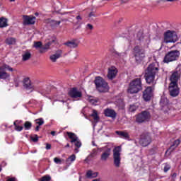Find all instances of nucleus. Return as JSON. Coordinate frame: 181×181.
Returning a JSON list of instances; mask_svg holds the SVG:
<instances>
[{"label": "nucleus", "instance_id": "obj_1", "mask_svg": "<svg viewBox=\"0 0 181 181\" xmlns=\"http://www.w3.org/2000/svg\"><path fill=\"white\" fill-rule=\"evenodd\" d=\"M158 73L159 64L157 62L150 64L145 70L144 78L146 83L150 86H154L155 87V86H156V80H155V77H156V74Z\"/></svg>", "mask_w": 181, "mask_h": 181}, {"label": "nucleus", "instance_id": "obj_2", "mask_svg": "<svg viewBox=\"0 0 181 181\" xmlns=\"http://www.w3.org/2000/svg\"><path fill=\"white\" fill-rule=\"evenodd\" d=\"M142 90V78H136L133 79L129 85L127 90L129 94H137Z\"/></svg>", "mask_w": 181, "mask_h": 181}, {"label": "nucleus", "instance_id": "obj_3", "mask_svg": "<svg viewBox=\"0 0 181 181\" xmlns=\"http://www.w3.org/2000/svg\"><path fill=\"white\" fill-rule=\"evenodd\" d=\"M132 55L136 63H141L145 59V49L139 45H136L132 50Z\"/></svg>", "mask_w": 181, "mask_h": 181}, {"label": "nucleus", "instance_id": "obj_4", "mask_svg": "<svg viewBox=\"0 0 181 181\" xmlns=\"http://www.w3.org/2000/svg\"><path fill=\"white\" fill-rule=\"evenodd\" d=\"M180 57V51L177 49L171 50L167 52L163 59V63H172V62H177Z\"/></svg>", "mask_w": 181, "mask_h": 181}, {"label": "nucleus", "instance_id": "obj_5", "mask_svg": "<svg viewBox=\"0 0 181 181\" xmlns=\"http://www.w3.org/2000/svg\"><path fill=\"white\" fill-rule=\"evenodd\" d=\"M96 89L99 93H107L108 91V83L100 76H97L95 79Z\"/></svg>", "mask_w": 181, "mask_h": 181}, {"label": "nucleus", "instance_id": "obj_6", "mask_svg": "<svg viewBox=\"0 0 181 181\" xmlns=\"http://www.w3.org/2000/svg\"><path fill=\"white\" fill-rule=\"evenodd\" d=\"M154 92H155L154 86H146L144 90L143 91L142 98L144 101H146V103L151 101V100L153 98Z\"/></svg>", "mask_w": 181, "mask_h": 181}, {"label": "nucleus", "instance_id": "obj_7", "mask_svg": "<svg viewBox=\"0 0 181 181\" xmlns=\"http://www.w3.org/2000/svg\"><path fill=\"white\" fill-rule=\"evenodd\" d=\"M8 71H14L15 70L11 66L4 64L0 66V79L1 80H6V78H9L11 77V74H9Z\"/></svg>", "mask_w": 181, "mask_h": 181}, {"label": "nucleus", "instance_id": "obj_8", "mask_svg": "<svg viewBox=\"0 0 181 181\" xmlns=\"http://www.w3.org/2000/svg\"><path fill=\"white\" fill-rule=\"evenodd\" d=\"M151 112L148 110H144L136 117V122L139 124L149 122L151 121Z\"/></svg>", "mask_w": 181, "mask_h": 181}, {"label": "nucleus", "instance_id": "obj_9", "mask_svg": "<svg viewBox=\"0 0 181 181\" xmlns=\"http://www.w3.org/2000/svg\"><path fill=\"white\" fill-rule=\"evenodd\" d=\"M151 142H152V137L151 136V134L149 133L148 132L143 133L140 136L139 144L144 148L148 146V145H151Z\"/></svg>", "mask_w": 181, "mask_h": 181}, {"label": "nucleus", "instance_id": "obj_10", "mask_svg": "<svg viewBox=\"0 0 181 181\" xmlns=\"http://www.w3.org/2000/svg\"><path fill=\"white\" fill-rule=\"evenodd\" d=\"M177 35L175 31L168 30L164 33V42L165 43H175L177 42Z\"/></svg>", "mask_w": 181, "mask_h": 181}, {"label": "nucleus", "instance_id": "obj_11", "mask_svg": "<svg viewBox=\"0 0 181 181\" xmlns=\"http://www.w3.org/2000/svg\"><path fill=\"white\" fill-rule=\"evenodd\" d=\"M114 165L116 168H119L121 165V146H117L113 149Z\"/></svg>", "mask_w": 181, "mask_h": 181}, {"label": "nucleus", "instance_id": "obj_12", "mask_svg": "<svg viewBox=\"0 0 181 181\" xmlns=\"http://www.w3.org/2000/svg\"><path fill=\"white\" fill-rule=\"evenodd\" d=\"M66 135L71 139V144H74L75 143V146L77 148H75V152H78V148L81 147V141L78 140V137H77V135L73 132H67Z\"/></svg>", "mask_w": 181, "mask_h": 181}, {"label": "nucleus", "instance_id": "obj_13", "mask_svg": "<svg viewBox=\"0 0 181 181\" xmlns=\"http://www.w3.org/2000/svg\"><path fill=\"white\" fill-rule=\"evenodd\" d=\"M168 91L171 97H177L179 95V86L174 83H170Z\"/></svg>", "mask_w": 181, "mask_h": 181}, {"label": "nucleus", "instance_id": "obj_14", "mask_svg": "<svg viewBox=\"0 0 181 181\" xmlns=\"http://www.w3.org/2000/svg\"><path fill=\"white\" fill-rule=\"evenodd\" d=\"M68 94L71 98H81L83 97L81 91H79L76 87L71 88Z\"/></svg>", "mask_w": 181, "mask_h": 181}, {"label": "nucleus", "instance_id": "obj_15", "mask_svg": "<svg viewBox=\"0 0 181 181\" xmlns=\"http://www.w3.org/2000/svg\"><path fill=\"white\" fill-rule=\"evenodd\" d=\"M23 25H35L36 23V17L33 16H23Z\"/></svg>", "mask_w": 181, "mask_h": 181}, {"label": "nucleus", "instance_id": "obj_16", "mask_svg": "<svg viewBox=\"0 0 181 181\" xmlns=\"http://www.w3.org/2000/svg\"><path fill=\"white\" fill-rule=\"evenodd\" d=\"M23 86L25 90H33V88H35V86L32 83V81L29 77L25 78L23 80Z\"/></svg>", "mask_w": 181, "mask_h": 181}, {"label": "nucleus", "instance_id": "obj_17", "mask_svg": "<svg viewBox=\"0 0 181 181\" xmlns=\"http://www.w3.org/2000/svg\"><path fill=\"white\" fill-rule=\"evenodd\" d=\"M181 73L179 71H175L174 73L172 74L170 80V83H174L175 84H177V81L180 78Z\"/></svg>", "mask_w": 181, "mask_h": 181}, {"label": "nucleus", "instance_id": "obj_18", "mask_svg": "<svg viewBox=\"0 0 181 181\" xmlns=\"http://www.w3.org/2000/svg\"><path fill=\"white\" fill-rule=\"evenodd\" d=\"M117 73H118V70L115 67H112L109 69L108 73H107V78L109 80H113V78H115L117 77Z\"/></svg>", "mask_w": 181, "mask_h": 181}, {"label": "nucleus", "instance_id": "obj_19", "mask_svg": "<svg viewBox=\"0 0 181 181\" xmlns=\"http://www.w3.org/2000/svg\"><path fill=\"white\" fill-rule=\"evenodd\" d=\"M104 114L105 117L109 118H117V112L114 110L107 108L104 110Z\"/></svg>", "mask_w": 181, "mask_h": 181}, {"label": "nucleus", "instance_id": "obj_20", "mask_svg": "<svg viewBox=\"0 0 181 181\" xmlns=\"http://www.w3.org/2000/svg\"><path fill=\"white\" fill-rule=\"evenodd\" d=\"M110 155H111V148H107L100 156V160L105 162L108 158H110Z\"/></svg>", "mask_w": 181, "mask_h": 181}, {"label": "nucleus", "instance_id": "obj_21", "mask_svg": "<svg viewBox=\"0 0 181 181\" xmlns=\"http://www.w3.org/2000/svg\"><path fill=\"white\" fill-rule=\"evenodd\" d=\"M55 40H52V41H49L44 46H42L40 50V53H45V50H49L50 46H52V43H54Z\"/></svg>", "mask_w": 181, "mask_h": 181}, {"label": "nucleus", "instance_id": "obj_22", "mask_svg": "<svg viewBox=\"0 0 181 181\" xmlns=\"http://www.w3.org/2000/svg\"><path fill=\"white\" fill-rule=\"evenodd\" d=\"M62 53H63V52H62V50H59L57 53L51 55L49 57L50 60H52L53 63H55L57 59H60V57H62Z\"/></svg>", "mask_w": 181, "mask_h": 181}, {"label": "nucleus", "instance_id": "obj_23", "mask_svg": "<svg viewBox=\"0 0 181 181\" xmlns=\"http://www.w3.org/2000/svg\"><path fill=\"white\" fill-rule=\"evenodd\" d=\"M65 46H67V47H70L71 49H74L78 46V43L76 42V40H71V41H68L65 43H64Z\"/></svg>", "mask_w": 181, "mask_h": 181}, {"label": "nucleus", "instance_id": "obj_24", "mask_svg": "<svg viewBox=\"0 0 181 181\" xmlns=\"http://www.w3.org/2000/svg\"><path fill=\"white\" fill-rule=\"evenodd\" d=\"M21 124H22V120H16L13 122V125L15 127V130L18 131V132H21V131L23 130V127L19 126V125H21Z\"/></svg>", "mask_w": 181, "mask_h": 181}, {"label": "nucleus", "instance_id": "obj_25", "mask_svg": "<svg viewBox=\"0 0 181 181\" xmlns=\"http://www.w3.org/2000/svg\"><path fill=\"white\" fill-rule=\"evenodd\" d=\"M179 145H180V139H177L173 142V145L170 146L169 150L170 152H173L179 146Z\"/></svg>", "mask_w": 181, "mask_h": 181}, {"label": "nucleus", "instance_id": "obj_26", "mask_svg": "<svg viewBox=\"0 0 181 181\" xmlns=\"http://www.w3.org/2000/svg\"><path fill=\"white\" fill-rule=\"evenodd\" d=\"M115 133L117 135H119V136L124 138V139H129V134L127 132L116 131Z\"/></svg>", "mask_w": 181, "mask_h": 181}, {"label": "nucleus", "instance_id": "obj_27", "mask_svg": "<svg viewBox=\"0 0 181 181\" xmlns=\"http://www.w3.org/2000/svg\"><path fill=\"white\" fill-rule=\"evenodd\" d=\"M98 176V173H93V170H89L86 173V177L88 179H93V177H97Z\"/></svg>", "mask_w": 181, "mask_h": 181}, {"label": "nucleus", "instance_id": "obj_28", "mask_svg": "<svg viewBox=\"0 0 181 181\" xmlns=\"http://www.w3.org/2000/svg\"><path fill=\"white\" fill-rule=\"evenodd\" d=\"M23 62H28L32 57V54L29 51L24 52V54L22 55Z\"/></svg>", "mask_w": 181, "mask_h": 181}, {"label": "nucleus", "instance_id": "obj_29", "mask_svg": "<svg viewBox=\"0 0 181 181\" xmlns=\"http://www.w3.org/2000/svg\"><path fill=\"white\" fill-rule=\"evenodd\" d=\"M113 56L115 57H119V59H124L127 56V52H118L117 51H113L112 52Z\"/></svg>", "mask_w": 181, "mask_h": 181}, {"label": "nucleus", "instance_id": "obj_30", "mask_svg": "<svg viewBox=\"0 0 181 181\" xmlns=\"http://www.w3.org/2000/svg\"><path fill=\"white\" fill-rule=\"evenodd\" d=\"M8 26V19L6 18H0V28H6Z\"/></svg>", "mask_w": 181, "mask_h": 181}, {"label": "nucleus", "instance_id": "obj_31", "mask_svg": "<svg viewBox=\"0 0 181 181\" xmlns=\"http://www.w3.org/2000/svg\"><path fill=\"white\" fill-rule=\"evenodd\" d=\"M6 43L8 45H15L16 43V39L13 37L7 38L6 39Z\"/></svg>", "mask_w": 181, "mask_h": 181}, {"label": "nucleus", "instance_id": "obj_32", "mask_svg": "<svg viewBox=\"0 0 181 181\" xmlns=\"http://www.w3.org/2000/svg\"><path fill=\"white\" fill-rule=\"evenodd\" d=\"M94 119V121H96L98 122V119H100V117H98V113L97 112V110H93V113L91 115Z\"/></svg>", "mask_w": 181, "mask_h": 181}, {"label": "nucleus", "instance_id": "obj_33", "mask_svg": "<svg viewBox=\"0 0 181 181\" xmlns=\"http://www.w3.org/2000/svg\"><path fill=\"white\" fill-rule=\"evenodd\" d=\"M32 128V122H29V121H26L24 123V129L25 131H29V129H30Z\"/></svg>", "mask_w": 181, "mask_h": 181}, {"label": "nucleus", "instance_id": "obj_34", "mask_svg": "<svg viewBox=\"0 0 181 181\" xmlns=\"http://www.w3.org/2000/svg\"><path fill=\"white\" fill-rule=\"evenodd\" d=\"M98 153V150L93 148L92 150V152L90 153V154L89 155V158H95V156H97V154Z\"/></svg>", "mask_w": 181, "mask_h": 181}, {"label": "nucleus", "instance_id": "obj_35", "mask_svg": "<svg viewBox=\"0 0 181 181\" xmlns=\"http://www.w3.org/2000/svg\"><path fill=\"white\" fill-rule=\"evenodd\" d=\"M50 180H52V177H50V175H45L39 180V181H50Z\"/></svg>", "mask_w": 181, "mask_h": 181}, {"label": "nucleus", "instance_id": "obj_36", "mask_svg": "<svg viewBox=\"0 0 181 181\" xmlns=\"http://www.w3.org/2000/svg\"><path fill=\"white\" fill-rule=\"evenodd\" d=\"M42 42L38 41V42H34V47H35V49H42Z\"/></svg>", "mask_w": 181, "mask_h": 181}, {"label": "nucleus", "instance_id": "obj_37", "mask_svg": "<svg viewBox=\"0 0 181 181\" xmlns=\"http://www.w3.org/2000/svg\"><path fill=\"white\" fill-rule=\"evenodd\" d=\"M35 122L38 124L39 127H41V125H43V124H45V120H43L42 118H39L35 119Z\"/></svg>", "mask_w": 181, "mask_h": 181}, {"label": "nucleus", "instance_id": "obj_38", "mask_svg": "<svg viewBox=\"0 0 181 181\" xmlns=\"http://www.w3.org/2000/svg\"><path fill=\"white\" fill-rule=\"evenodd\" d=\"M88 100L89 103H90V104H93V105H95V104L98 103V100L93 97H89Z\"/></svg>", "mask_w": 181, "mask_h": 181}, {"label": "nucleus", "instance_id": "obj_39", "mask_svg": "<svg viewBox=\"0 0 181 181\" xmlns=\"http://www.w3.org/2000/svg\"><path fill=\"white\" fill-rule=\"evenodd\" d=\"M30 139L33 141V142H37V141H39V136H37V134L30 136Z\"/></svg>", "mask_w": 181, "mask_h": 181}, {"label": "nucleus", "instance_id": "obj_40", "mask_svg": "<svg viewBox=\"0 0 181 181\" xmlns=\"http://www.w3.org/2000/svg\"><path fill=\"white\" fill-rule=\"evenodd\" d=\"M70 160L71 162H74L76 160V155L72 154L69 158H67L66 162H69Z\"/></svg>", "mask_w": 181, "mask_h": 181}, {"label": "nucleus", "instance_id": "obj_41", "mask_svg": "<svg viewBox=\"0 0 181 181\" xmlns=\"http://www.w3.org/2000/svg\"><path fill=\"white\" fill-rule=\"evenodd\" d=\"M165 173H166L168 170H170V165L168 163H165L163 169Z\"/></svg>", "mask_w": 181, "mask_h": 181}, {"label": "nucleus", "instance_id": "obj_42", "mask_svg": "<svg viewBox=\"0 0 181 181\" xmlns=\"http://www.w3.org/2000/svg\"><path fill=\"white\" fill-rule=\"evenodd\" d=\"M137 37L139 40H142L144 39V34L142 33V32H139L137 33Z\"/></svg>", "mask_w": 181, "mask_h": 181}, {"label": "nucleus", "instance_id": "obj_43", "mask_svg": "<svg viewBox=\"0 0 181 181\" xmlns=\"http://www.w3.org/2000/svg\"><path fill=\"white\" fill-rule=\"evenodd\" d=\"M54 162L57 164L61 165L62 164V160L57 157L54 158Z\"/></svg>", "mask_w": 181, "mask_h": 181}, {"label": "nucleus", "instance_id": "obj_44", "mask_svg": "<svg viewBox=\"0 0 181 181\" xmlns=\"http://www.w3.org/2000/svg\"><path fill=\"white\" fill-rule=\"evenodd\" d=\"M129 111L131 112H134V111H136V107L135 105H130Z\"/></svg>", "mask_w": 181, "mask_h": 181}, {"label": "nucleus", "instance_id": "obj_45", "mask_svg": "<svg viewBox=\"0 0 181 181\" xmlns=\"http://www.w3.org/2000/svg\"><path fill=\"white\" fill-rule=\"evenodd\" d=\"M76 19L78 23H80V22H81V21H83V18L80 15H78L76 17Z\"/></svg>", "mask_w": 181, "mask_h": 181}, {"label": "nucleus", "instance_id": "obj_46", "mask_svg": "<svg viewBox=\"0 0 181 181\" xmlns=\"http://www.w3.org/2000/svg\"><path fill=\"white\" fill-rule=\"evenodd\" d=\"M95 16H97L95 15V13L94 11L90 12L88 15L89 18H95Z\"/></svg>", "mask_w": 181, "mask_h": 181}, {"label": "nucleus", "instance_id": "obj_47", "mask_svg": "<svg viewBox=\"0 0 181 181\" xmlns=\"http://www.w3.org/2000/svg\"><path fill=\"white\" fill-rule=\"evenodd\" d=\"M6 181H17V180H16V177H8Z\"/></svg>", "mask_w": 181, "mask_h": 181}, {"label": "nucleus", "instance_id": "obj_48", "mask_svg": "<svg viewBox=\"0 0 181 181\" xmlns=\"http://www.w3.org/2000/svg\"><path fill=\"white\" fill-rule=\"evenodd\" d=\"M86 28L89 29V30H93V29H94V27L91 24H87Z\"/></svg>", "mask_w": 181, "mask_h": 181}, {"label": "nucleus", "instance_id": "obj_49", "mask_svg": "<svg viewBox=\"0 0 181 181\" xmlns=\"http://www.w3.org/2000/svg\"><path fill=\"white\" fill-rule=\"evenodd\" d=\"M45 149H47V151L52 149V145L50 144L47 143Z\"/></svg>", "mask_w": 181, "mask_h": 181}, {"label": "nucleus", "instance_id": "obj_50", "mask_svg": "<svg viewBox=\"0 0 181 181\" xmlns=\"http://www.w3.org/2000/svg\"><path fill=\"white\" fill-rule=\"evenodd\" d=\"M177 176V174L176 173H173V174H171V177H173V179H176Z\"/></svg>", "mask_w": 181, "mask_h": 181}, {"label": "nucleus", "instance_id": "obj_51", "mask_svg": "<svg viewBox=\"0 0 181 181\" xmlns=\"http://www.w3.org/2000/svg\"><path fill=\"white\" fill-rule=\"evenodd\" d=\"M60 23H62V21H54V24L55 25H60Z\"/></svg>", "mask_w": 181, "mask_h": 181}, {"label": "nucleus", "instance_id": "obj_52", "mask_svg": "<svg viewBox=\"0 0 181 181\" xmlns=\"http://www.w3.org/2000/svg\"><path fill=\"white\" fill-rule=\"evenodd\" d=\"M40 129V126H37L36 127H35V131H36V132H39V129Z\"/></svg>", "mask_w": 181, "mask_h": 181}, {"label": "nucleus", "instance_id": "obj_53", "mask_svg": "<svg viewBox=\"0 0 181 181\" xmlns=\"http://www.w3.org/2000/svg\"><path fill=\"white\" fill-rule=\"evenodd\" d=\"M51 135H52V136H54V135H56V132L55 131H52L51 132Z\"/></svg>", "mask_w": 181, "mask_h": 181}, {"label": "nucleus", "instance_id": "obj_54", "mask_svg": "<svg viewBox=\"0 0 181 181\" xmlns=\"http://www.w3.org/2000/svg\"><path fill=\"white\" fill-rule=\"evenodd\" d=\"M65 148H70V144H67L65 146Z\"/></svg>", "mask_w": 181, "mask_h": 181}, {"label": "nucleus", "instance_id": "obj_55", "mask_svg": "<svg viewBox=\"0 0 181 181\" xmlns=\"http://www.w3.org/2000/svg\"><path fill=\"white\" fill-rule=\"evenodd\" d=\"M92 181H100V179H95V180H93Z\"/></svg>", "mask_w": 181, "mask_h": 181}, {"label": "nucleus", "instance_id": "obj_56", "mask_svg": "<svg viewBox=\"0 0 181 181\" xmlns=\"http://www.w3.org/2000/svg\"><path fill=\"white\" fill-rule=\"evenodd\" d=\"M11 2H15L16 0H9Z\"/></svg>", "mask_w": 181, "mask_h": 181}, {"label": "nucleus", "instance_id": "obj_57", "mask_svg": "<svg viewBox=\"0 0 181 181\" xmlns=\"http://www.w3.org/2000/svg\"><path fill=\"white\" fill-rule=\"evenodd\" d=\"M128 0H122V2H127Z\"/></svg>", "mask_w": 181, "mask_h": 181}, {"label": "nucleus", "instance_id": "obj_58", "mask_svg": "<svg viewBox=\"0 0 181 181\" xmlns=\"http://www.w3.org/2000/svg\"><path fill=\"white\" fill-rule=\"evenodd\" d=\"M36 16H37V15H39V13H35Z\"/></svg>", "mask_w": 181, "mask_h": 181}, {"label": "nucleus", "instance_id": "obj_59", "mask_svg": "<svg viewBox=\"0 0 181 181\" xmlns=\"http://www.w3.org/2000/svg\"><path fill=\"white\" fill-rule=\"evenodd\" d=\"M2 171V168L0 167V172H1Z\"/></svg>", "mask_w": 181, "mask_h": 181}, {"label": "nucleus", "instance_id": "obj_60", "mask_svg": "<svg viewBox=\"0 0 181 181\" xmlns=\"http://www.w3.org/2000/svg\"><path fill=\"white\" fill-rule=\"evenodd\" d=\"M94 146H95V144L93 143Z\"/></svg>", "mask_w": 181, "mask_h": 181}]
</instances>
